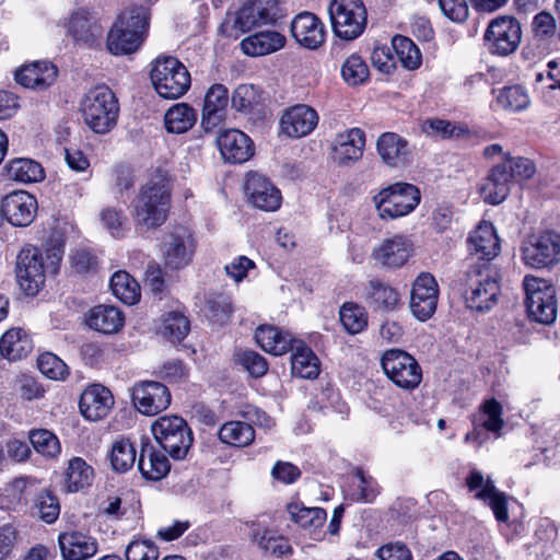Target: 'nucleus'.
I'll return each mask as SVG.
<instances>
[{"mask_svg":"<svg viewBox=\"0 0 560 560\" xmlns=\"http://www.w3.org/2000/svg\"><path fill=\"white\" fill-rule=\"evenodd\" d=\"M171 188L162 174L152 176L141 188L133 202L135 225L155 230L163 225L168 217Z\"/></svg>","mask_w":560,"mask_h":560,"instance_id":"obj_1","label":"nucleus"},{"mask_svg":"<svg viewBox=\"0 0 560 560\" xmlns=\"http://www.w3.org/2000/svg\"><path fill=\"white\" fill-rule=\"evenodd\" d=\"M466 304L478 312L491 310L500 295V276L492 262H470L463 278Z\"/></svg>","mask_w":560,"mask_h":560,"instance_id":"obj_2","label":"nucleus"},{"mask_svg":"<svg viewBox=\"0 0 560 560\" xmlns=\"http://www.w3.org/2000/svg\"><path fill=\"white\" fill-rule=\"evenodd\" d=\"M149 19V10L142 5L122 12L108 33V50L114 55L135 52L147 34Z\"/></svg>","mask_w":560,"mask_h":560,"instance_id":"obj_3","label":"nucleus"},{"mask_svg":"<svg viewBox=\"0 0 560 560\" xmlns=\"http://www.w3.org/2000/svg\"><path fill=\"white\" fill-rule=\"evenodd\" d=\"M81 113L85 125L92 131L107 133L117 124L118 100L109 88L97 85L89 90L82 98Z\"/></svg>","mask_w":560,"mask_h":560,"instance_id":"obj_4","label":"nucleus"},{"mask_svg":"<svg viewBox=\"0 0 560 560\" xmlns=\"http://www.w3.org/2000/svg\"><path fill=\"white\" fill-rule=\"evenodd\" d=\"M525 304L529 317L540 324H552L557 318L556 287L548 280L532 275L523 279Z\"/></svg>","mask_w":560,"mask_h":560,"instance_id":"obj_5","label":"nucleus"},{"mask_svg":"<svg viewBox=\"0 0 560 560\" xmlns=\"http://www.w3.org/2000/svg\"><path fill=\"white\" fill-rule=\"evenodd\" d=\"M150 77L156 93L167 100L183 96L191 83L189 71L174 57L156 58Z\"/></svg>","mask_w":560,"mask_h":560,"instance_id":"obj_6","label":"nucleus"},{"mask_svg":"<svg viewBox=\"0 0 560 560\" xmlns=\"http://www.w3.org/2000/svg\"><path fill=\"white\" fill-rule=\"evenodd\" d=\"M418 187L407 183H396L381 189L373 203L382 220H395L412 212L420 202Z\"/></svg>","mask_w":560,"mask_h":560,"instance_id":"obj_7","label":"nucleus"},{"mask_svg":"<svg viewBox=\"0 0 560 560\" xmlns=\"http://www.w3.org/2000/svg\"><path fill=\"white\" fill-rule=\"evenodd\" d=\"M152 433L173 459H184L192 444V433L186 421L177 416L161 417L152 424Z\"/></svg>","mask_w":560,"mask_h":560,"instance_id":"obj_8","label":"nucleus"},{"mask_svg":"<svg viewBox=\"0 0 560 560\" xmlns=\"http://www.w3.org/2000/svg\"><path fill=\"white\" fill-rule=\"evenodd\" d=\"M328 12L332 31L339 38L352 40L366 26V10L362 0H332Z\"/></svg>","mask_w":560,"mask_h":560,"instance_id":"obj_9","label":"nucleus"},{"mask_svg":"<svg viewBox=\"0 0 560 560\" xmlns=\"http://www.w3.org/2000/svg\"><path fill=\"white\" fill-rule=\"evenodd\" d=\"M522 260L533 269L551 267L560 261V234L555 231L533 233L523 242Z\"/></svg>","mask_w":560,"mask_h":560,"instance_id":"obj_10","label":"nucleus"},{"mask_svg":"<svg viewBox=\"0 0 560 560\" xmlns=\"http://www.w3.org/2000/svg\"><path fill=\"white\" fill-rule=\"evenodd\" d=\"M386 376L398 387L412 390L422 380V371L417 360L400 349L384 352L381 360Z\"/></svg>","mask_w":560,"mask_h":560,"instance_id":"obj_11","label":"nucleus"},{"mask_svg":"<svg viewBox=\"0 0 560 560\" xmlns=\"http://www.w3.org/2000/svg\"><path fill=\"white\" fill-rule=\"evenodd\" d=\"M483 38L485 45L491 54L509 56L520 46L522 39L521 24L513 16H499L490 22Z\"/></svg>","mask_w":560,"mask_h":560,"instance_id":"obj_12","label":"nucleus"},{"mask_svg":"<svg viewBox=\"0 0 560 560\" xmlns=\"http://www.w3.org/2000/svg\"><path fill=\"white\" fill-rule=\"evenodd\" d=\"M15 275L26 295H36L45 283V255L34 246L23 247L16 256Z\"/></svg>","mask_w":560,"mask_h":560,"instance_id":"obj_13","label":"nucleus"},{"mask_svg":"<svg viewBox=\"0 0 560 560\" xmlns=\"http://www.w3.org/2000/svg\"><path fill=\"white\" fill-rule=\"evenodd\" d=\"M196 249V243L191 233L176 226L166 233L162 241V255L166 268L178 270L191 261Z\"/></svg>","mask_w":560,"mask_h":560,"instance_id":"obj_14","label":"nucleus"},{"mask_svg":"<svg viewBox=\"0 0 560 560\" xmlns=\"http://www.w3.org/2000/svg\"><path fill=\"white\" fill-rule=\"evenodd\" d=\"M283 16L280 0H247L236 13L235 26L242 32L261 24H272Z\"/></svg>","mask_w":560,"mask_h":560,"instance_id":"obj_15","label":"nucleus"},{"mask_svg":"<svg viewBox=\"0 0 560 560\" xmlns=\"http://www.w3.org/2000/svg\"><path fill=\"white\" fill-rule=\"evenodd\" d=\"M131 396L136 408L147 416H154L165 410L171 404L168 388L164 384L154 381L136 384Z\"/></svg>","mask_w":560,"mask_h":560,"instance_id":"obj_16","label":"nucleus"},{"mask_svg":"<svg viewBox=\"0 0 560 560\" xmlns=\"http://www.w3.org/2000/svg\"><path fill=\"white\" fill-rule=\"evenodd\" d=\"M65 34L77 45L92 46L103 35V26L85 9L73 11L62 23Z\"/></svg>","mask_w":560,"mask_h":560,"instance_id":"obj_17","label":"nucleus"},{"mask_svg":"<svg viewBox=\"0 0 560 560\" xmlns=\"http://www.w3.org/2000/svg\"><path fill=\"white\" fill-rule=\"evenodd\" d=\"M471 262H491L500 253V240L494 226L482 221L467 240Z\"/></svg>","mask_w":560,"mask_h":560,"instance_id":"obj_18","label":"nucleus"},{"mask_svg":"<svg viewBox=\"0 0 560 560\" xmlns=\"http://www.w3.org/2000/svg\"><path fill=\"white\" fill-rule=\"evenodd\" d=\"M439 289L434 277L430 273H420L413 282L410 308L420 320L429 319L436 310Z\"/></svg>","mask_w":560,"mask_h":560,"instance_id":"obj_19","label":"nucleus"},{"mask_svg":"<svg viewBox=\"0 0 560 560\" xmlns=\"http://www.w3.org/2000/svg\"><path fill=\"white\" fill-rule=\"evenodd\" d=\"M413 250V244L409 237L395 234L384 238L372 250V259L385 268H399L407 262Z\"/></svg>","mask_w":560,"mask_h":560,"instance_id":"obj_20","label":"nucleus"},{"mask_svg":"<svg viewBox=\"0 0 560 560\" xmlns=\"http://www.w3.org/2000/svg\"><path fill=\"white\" fill-rule=\"evenodd\" d=\"M245 191L249 202L264 211H276L281 205L280 190L265 176L249 173L246 178Z\"/></svg>","mask_w":560,"mask_h":560,"instance_id":"obj_21","label":"nucleus"},{"mask_svg":"<svg viewBox=\"0 0 560 560\" xmlns=\"http://www.w3.org/2000/svg\"><path fill=\"white\" fill-rule=\"evenodd\" d=\"M2 212L12 225L27 226L36 217L37 200L27 191H13L3 198Z\"/></svg>","mask_w":560,"mask_h":560,"instance_id":"obj_22","label":"nucleus"},{"mask_svg":"<svg viewBox=\"0 0 560 560\" xmlns=\"http://www.w3.org/2000/svg\"><path fill=\"white\" fill-rule=\"evenodd\" d=\"M504 425L502 419V407L495 399H489L483 402L479 412L474 418V430L465 436L466 442L476 443L481 446L487 436L482 430L500 435V431Z\"/></svg>","mask_w":560,"mask_h":560,"instance_id":"obj_23","label":"nucleus"},{"mask_svg":"<svg viewBox=\"0 0 560 560\" xmlns=\"http://www.w3.org/2000/svg\"><path fill=\"white\" fill-rule=\"evenodd\" d=\"M317 124L316 110L308 105L299 104L283 113L280 119V129L290 138H301L310 135Z\"/></svg>","mask_w":560,"mask_h":560,"instance_id":"obj_24","label":"nucleus"},{"mask_svg":"<svg viewBox=\"0 0 560 560\" xmlns=\"http://www.w3.org/2000/svg\"><path fill=\"white\" fill-rule=\"evenodd\" d=\"M217 143L224 161L233 164H242L254 154L252 139L237 129L221 131L217 138Z\"/></svg>","mask_w":560,"mask_h":560,"instance_id":"obj_25","label":"nucleus"},{"mask_svg":"<svg viewBox=\"0 0 560 560\" xmlns=\"http://www.w3.org/2000/svg\"><path fill=\"white\" fill-rule=\"evenodd\" d=\"M58 545L63 560H86L98 551L97 539L79 530L60 533Z\"/></svg>","mask_w":560,"mask_h":560,"instance_id":"obj_26","label":"nucleus"},{"mask_svg":"<svg viewBox=\"0 0 560 560\" xmlns=\"http://www.w3.org/2000/svg\"><path fill=\"white\" fill-rule=\"evenodd\" d=\"M229 102V90L223 84L215 83L208 89L201 113V126L206 131L213 130L224 120Z\"/></svg>","mask_w":560,"mask_h":560,"instance_id":"obj_27","label":"nucleus"},{"mask_svg":"<svg viewBox=\"0 0 560 560\" xmlns=\"http://www.w3.org/2000/svg\"><path fill=\"white\" fill-rule=\"evenodd\" d=\"M80 411L90 421L105 418L114 406V397L109 389L100 384L86 387L80 397Z\"/></svg>","mask_w":560,"mask_h":560,"instance_id":"obj_28","label":"nucleus"},{"mask_svg":"<svg viewBox=\"0 0 560 560\" xmlns=\"http://www.w3.org/2000/svg\"><path fill=\"white\" fill-rule=\"evenodd\" d=\"M377 153L389 167H404L410 162L411 152L408 141L396 132H384L376 141Z\"/></svg>","mask_w":560,"mask_h":560,"instance_id":"obj_29","label":"nucleus"},{"mask_svg":"<svg viewBox=\"0 0 560 560\" xmlns=\"http://www.w3.org/2000/svg\"><path fill=\"white\" fill-rule=\"evenodd\" d=\"M365 135L360 128H351L336 136L332 151L338 165H348L359 161L364 151Z\"/></svg>","mask_w":560,"mask_h":560,"instance_id":"obj_30","label":"nucleus"},{"mask_svg":"<svg viewBox=\"0 0 560 560\" xmlns=\"http://www.w3.org/2000/svg\"><path fill=\"white\" fill-rule=\"evenodd\" d=\"M291 33L299 44L310 49L319 47L325 39L324 24L311 12H302L293 19Z\"/></svg>","mask_w":560,"mask_h":560,"instance_id":"obj_31","label":"nucleus"},{"mask_svg":"<svg viewBox=\"0 0 560 560\" xmlns=\"http://www.w3.org/2000/svg\"><path fill=\"white\" fill-rule=\"evenodd\" d=\"M287 511L293 521L301 528L308 532L310 536L315 540H322L325 533L322 530L327 513L322 508H306L300 503H289Z\"/></svg>","mask_w":560,"mask_h":560,"instance_id":"obj_32","label":"nucleus"},{"mask_svg":"<svg viewBox=\"0 0 560 560\" xmlns=\"http://www.w3.org/2000/svg\"><path fill=\"white\" fill-rule=\"evenodd\" d=\"M57 78L56 67L48 61H36L20 68L15 72V81L28 89L44 90Z\"/></svg>","mask_w":560,"mask_h":560,"instance_id":"obj_33","label":"nucleus"},{"mask_svg":"<svg viewBox=\"0 0 560 560\" xmlns=\"http://www.w3.org/2000/svg\"><path fill=\"white\" fill-rule=\"evenodd\" d=\"M240 45L242 51L247 56H266L283 48L285 36L280 32L267 30L245 37Z\"/></svg>","mask_w":560,"mask_h":560,"instance_id":"obj_34","label":"nucleus"},{"mask_svg":"<svg viewBox=\"0 0 560 560\" xmlns=\"http://www.w3.org/2000/svg\"><path fill=\"white\" fill-rule=\"evenodd\" d=\"M255 338L260 348L273 355H282L294 348L296 339L290 334H282L277 327L262 325L256 329Z\"/></svg>","mask_w":560,"mask_h":560,"instance_id":"obj_35","label":"nucleus"},{"mask_svg":"<svg viewBox=\"0 0 560 560\" xmlns=\"http://www.w3.org/2000/svg\"><path fill=\"white\" fill-rule=\"evenodd\" d=\"M138 469L145 479L160 480L170 471V462L163 452L145 443L141 446Z\"/></svg>","mask_w":560,"mask_h":560,"instance_id":"obj_36","label":"nucleus"},{"mask_svg":"<svg viewBox=\"0 0 560 560\" xmlns=\"http://www.w3.org/2000/svg\"><path fill=\"white\" fill-rule=\"evenodd\" d=\"M122 313L113 305L94 306L88 315L89 327L103 334H115L124 326Z\"/></svg>","mask_w":560,"mask_h":560,"instance_id":"obj_37","label":"nucleus"},{"mask_svg":"<svg viewBox=\"0 0 560 560\" xmlns=\"http://www.w3.org/2000/svg\"><path fill=\"white\" fill-rule=\"evenodd\" d=\"M5 176L14 182L31 184L44 179L45 172L40 163L27 158H15L4 165Z\"/></svg>","mask_w":560,"mask_h":560,"instance_id":"obj_38","label":"nucleus"},{"mask_svg":"<svg viewBox=\"0 0 560 560\" xmlns=\"http://www.w3.org/2000/svg\"><path fill=\"white\" fill-rule=\"evenodd\" d=\"M33 349L28 335L21 328H11L0 338V354L9 361L26 357Z\"/></svg>","mask_w":560,"mask_h":560,"instance_id":"obj_39","label":"nucleus"},{"mask_svg":"<svg viewBox=\"0 0 560 560\" xmlns=\"http://www.w3.org/2000/svg\"><path fill=\"white\" fill-rule=\"evenodd\" d=\"M94 469L81 457H72L68 462L65 477V489L67 492H78L92 485Z\"/></svg>","mask_w":560,"mask_h":560,"instance_id":"obj_40","label":"nucleus"},{"mask_svg":"<svg viewBox=\"0 0 560 560\" xmlns=\"http://www.w3.org/2000/svg\"><path fill=\"white\" fill-rule=\"evenodd\" d=\"M293 350L295 351L291 357L292 374L301 378H316L319 374V364L313 351L299 340L294 343Z\"/></svg>","mask_w":560,"mask_h":560,"instance_id":"obj_41","label":"nucleus"},{"mask_svg":"<svg viewBox=\"0 0 560 560\" xmlns=\"http://www.w3.org/2000/svg\"><path fill=\"white\" fill-rule=\"evenodd\" d=\"M197 121V112L186 103H178L167 109L164 116L165 128L171 133H184Z\"/></svg>","mask_w":560,"mask_h":560,"instance_id":"obj_42","label":"nucleus"},{"mask_svg":"<svg viewBox=\"0 0 560 560\" xmlns=\"http://www.w3.org/2000/svg\"><path fill=\"white\" fill-rule=\"evenodd\" d=\"M368 300L375 310L394 311L400 301L398 291L386 282L377 279L369 281Z\"/></svg>","mask_w":560,"mask_h":560,"instance_id":"obj_43","label":"nucleus"},{"mask_svg":"<svg viewBox=\"0 0 560 560\" xmlns=\"http://www.w3.org/2000/svg\"><path fill=\"white\" fill-rule=\"evenodd\" d=\"M219 439L224 444L244 447L254 441L255 430L247 422L229 421L221 427Z\"/></svg>","mask_w":560,"mask_h":560,"instance_id":"obj_44","label":"nucleus"},{"mask_svg":"<svg viewBox=\"0 0 560 560\" xmlns=\"http://www.w3.org/2000/svg\"><path fill=\"white\" fill-rule=\"evenodd\" d=\"M339 319L348 334L357 335L366 329L369 316L362 305L346 302L340 306Z\"/></svg>","mask_w":560,"mask_h":560,"instance_id":"obj_45","label":"nucleus"},{"mask_svg":"<svg viewBox=\"0 0 560 560\" xmlns=\"http://www.w3.org/2000/svg\"><path fill=\"white\" fill-rule=\"evenodd\" d=\"M137 451L128 439H117L110 448L109 460L117 472H126L135 465Z\"/></svg>","mask_w":560,"mask_h":560,"instance_id":"obj_46","label":"nucleus"},{"mask_svg":"<svg viewBox=\"0 0 560 560\" xmlns=\"http://www.w3.org/2000/svg\"><path fill=\"white\" fill-rule=\"evenodd\" d=\"M113 294L125 304L132 305L140 298V289L137 281L125 271H117L110 279Z\"/></svg>","mask_w":560,"mask_h":560,"instance_id":"obj_47","label":"nucleus"},{"mask_svg":"<svg viewBox=\"0 0 560 560\" xmlns=\"http://www.w3.org/2000/svg\"><path fill=\"white\" fill-rule=\"evenodd\" d=\"M33 514L47 524L55 523L60 514V503L50 490H42L34 499Z\"/></svg>","mask_w":560,"mask_h":560,"instance_id":"obj_48","label":"nucleus"},{"mask_svg":"<svg viewBox=\"0 0 560 560\" xmlns=\"http://www.w3.org/2000/svg\"><path fill=\"white\" fill-rule=\"evenodd\" d=\"M190 324L188 318L180 312L172 311L162 318L159 332L171 341H180L189 332Z\"/></svg>","mask_w":560,"mask_h":560,"instance_id":"obj_49","label":"nucleus"},{"mask_svg":"<svg viewBox=\"0 0 560 560\" xmlns=\"http://www.w3.org/2000/svg\"><path fill=\"white\" fill-rule=\"evenodd\" d=\"M397 58L408 70H415L421 65V52L408 37L396 35L392 40Z\"/></svg>","mask_w":560,"mask_h":560,"instance_id":"obj_50","label":"nucleus"},{"mask_svg":"<svg viewBox=\"0 0 560 560\" xmlns=\"http://www.w3.org/2000/svg\"><path fill=\"white\" fill-rule=\"evenodd\" d=\"M476 497L480 500L488 501L495 518L500 522H506L509 518L506 500L504 493L497 490L491 479L486 480L483 489H481Z\"/></svg>","mask_w":560,"mask_h":560,"instance_id":"obj_51","label":"nucleus"},{"mask_svg":"<svg viewBox=\"0 0 560 560\" xmlns=\"http://www.w3.org/2000/svg\"><path fill=\"white\" fill-rule=\"evenodd\" d=\"M497 103L504 109L518 112L528 107L529 97L523 88L514 85L500 90Z\"/></svg>","mask_w":560,"mask_h":560,"instance_id":"obj_52","label":"nucleus"},{"mask_svg":"<svg viewBox=\"0 0 560 560\" xmlns=\"http://www.w3.org/2000/svg\"><path fill=\"white\" fill-rule=\"evenodd\" d=\"M28 438L35 451L44 456L55 457L60 453L59 440L48 430H33Z\"/></svg>","mask_w":560,"mask_h":560,"instance_id":"obj_53","label":"nucleus"},{"mask_svg":"<svg viewBox=\"0 0 560 560\" xmlns=\"http://www.w3.org/2000/svg\"><path fill=\"white\" fill-rule=\"evenodd\" d=\"M341 74L349 85L355 86L368 80L369 69L360 56L351 55L345 60L341 67Z\"/></svg>","mask_w":560,"mask_h":560,"instance_id":"obj_54","label":"nucleus"},{"mask_svg":"<svg viewBox=\"0 0 560 560\" xmlns=\"http://www.w3.org/2000/svg\"><path fill=\"white\" fill-rule=\"evenodd\" d=\"M127 560H158L159 547L150 539H135L125 549Z\"/></svg>","mask_w":560,"mask_h":560,"instance_id":"obj_55","label":"nucleus"},{"mask_svg":"<svg viewBox=\"0 0 560 560\" xmlns=\"http://www.w3.org/2000/svg\"><path fill=\"white\" fill-rule=\"evenodd\" d=\"M100 217L103 226L116 238L122 237L128 230L127 217L120 209L113 207L105 208L102 210Z\"/></svg>","mask_w":560,"mask_h":560,"instance_id":"obj_56","label":"nucleus"},{"mask_svg":"<svg viewBox=\"0 0 560 560\" xmlns=\"http://www.w3.org/2000/svg\"><path fill=\"white\" fill-rule=\"evenodd\" d=\"M37 366L42 374L51 380H65L69 373L67 364L50 352L43 353L38 357Z\"/></svg>","mask_w":560,"mask_h":560,"instance_id":"obj_57","label":"nucleus"},{"mask_svg":"<svg viewBox=\"0 0 560 560\" xmlns=\"http://www.w3.org/2000/svg\"><path fill=\"white\" fill-rule=\"evenodd\" d=\"M235 362L254 377H261L268 371V363L265 358L252 350L237 352Z\"/></svg>","mask_w":560,"mask_h":560,"instance_id":"obj_58","label":"nucleus"},{"mask_svg":"<svg viewBox=\"0 0 560 560\" xmlns=\"http://www.w3.org/2000/svg\"><path fill=\"white\" fill-rule=\"evenodd\" d=\"M232 312V303L230 298L226 295L215 294L207 300V316L213 323H225L230 318Z\"/></svg>","mask_w":560,"mask_h":560,"instance_id":"obj_59","label":"nucleus"},{"mask_svg":"<svg viewBox=\"0 0 560 560\" xmlns=\"http://www.w3.org/2000/svg\"><path fill=\"white\" fill-rule=\"evenodd\" d=\"M231 102L237 112H247L257 104V92L253 85L241 84L234 90Z\"/></svg>","mask_w":560,"mask_h":560,"instance_id":"obj_60","label":"nucleus"},{"mask_svg":"<svg viewBox=\"0 0 560 560\" xmlns=\"http://www.w3.org/2000/svg\"><path fill=\"white\" fill-rule=\"evenodd\" d=\"M503 165H506L509 173L511 174L512 179L523 180L530 178L535 172V164L525 158H511L508 156L502 162Z\"/></svg>","mask_w":560,"mask_h":560,"instance_id":"obj_61","label":"nucleus"},{"mask_svg":"<svg viewBox=\"0 0 560 560\" xmlns=\"http://www.w3.org/2000/svg\"><path fill=\"white\" fill-rule=\"evenodd\" d=\"M556 20L549 12L541 11L535 15L533 21V32L535 37L541 40H548L556 35Z\"/></svg>","mask_w":560,"mask_h":560,"instance_id":"obj_62","label":"nucleus"},{"mask_svg":"<svg viewBox=\"0 0 560 560\" xmlns=\"http://www.w3.org/2000/svg\"><path fill=\"white\" fill-rule=\"evenodd\" d=\"M488 178L493 182L497 186V197H502L503 200L510 192V185L512 183L511 174L509 173L506 165L500 163L491 168L488 174Z\"/></svg>","mask_w":560,"mask_h":560,"instance_id":"obj_63","label":"nucleus"},{"mask_svg":"<svg viewBox=\"0 0 560 560\" xmlns=\"http://www.w3.org/2000/svg\"><path fill=\"white\" fill-rule=\"evenodd\" d=\"M376 555L381 560H412L410 549L401 541H393L378 548Z\"/></svg>","mask_w":560,"mask_h":560,"instance_id":"obj_64","label":"nucleus"}]
</instances>
